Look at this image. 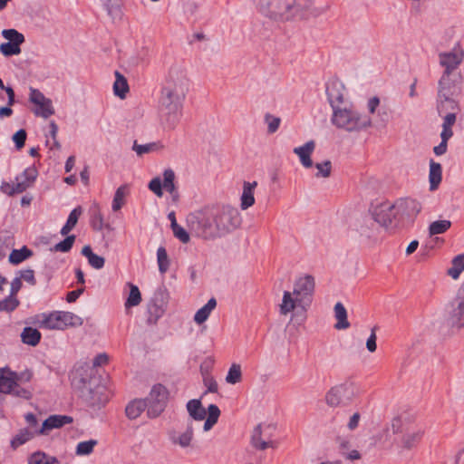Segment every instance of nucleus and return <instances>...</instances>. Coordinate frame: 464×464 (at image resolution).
Here are the masks:
<instances>
[{
	"mask_svg": "<svg viewBox=\"0 0 464 464\" xmlns=\"http://www.w3.org/2000/svg\"><path fill=\"white\" fill-rule=\"evenodd\" d=\"M187 92L186 74L178 68H172L160 99V115L167 128L174 129L179 121Z\"/></svg>",
	"mask_w": 464,
	"mask_h": 464,
	"instance_id": "1",
	"label": "nucleus"
},
{
	"mask_svg": "<svg viewBox=\"0 0 464 464\" xmlns=\"http://www.w3.org/2000/svg\"><path fill=\"white\" fill-rule=\"evenodd\" d=\"M421 210L420 204L411 198H401L393 204L378 205L372 216L376 222L387 228H396L411 224Z\"/></svg>",
	"mask_w": 464,
	"mask_h": 464,
	"instance_id": "2",
	"label": "nucleus"
},
{
	"mask_svg": "<svg viewBox=\"0 0 464 464\" xmlns=\"http://www.w3.org/2000/svg\"><path fill=\"white\" fill-rule=\"evenodd\" d=\"M331 122L336 128L348 132H358L372 126V119L362 115L352 106L343 105L333 110Z\"/></svg>",
	"mask_w": 464,
	"mask_h": 464,
	"instance_id": "3",
	"label": "nucleus"
},
{
	"mask_svg": "<svg viewBox=\"0 0 464 464\" xmlns=\"http://www.w3.org/2000/svg\"><path fill=\"white\" fill-rule=\"evenodd\" d=\"M213 212L199 210L189 213L186 218L187 227L197 237L212 240L218 237Z\"/></svg>",
	"mask_w": 464,
	"mask_h": 464,
	"instance_id": "4",
	"label": "nucleus"
},
{
	"mask_svg": "<svg viewBox=\"0 0 464 464\" xmlns=\"http://www.w3.org/2000/svg\"><path fill=\"white\" fill-rule=\"evenodd\" d=\"M213 217L218 237L231 233L241 224V217L238 210L230 206H224L216 212H213Z\"/></svg>",
	"mask_w": 464,
	"mask_h": 464,
	"instance_id": "5",
	"label": "nucleus"
},
{
	"mask_svg": "<svg viewBox=\"0 0 464 464\" xmlns=\"http://www.w3.org/2000/svg\"><path fill=\"white\" fill-rule=\"evenodd\" d=\"M359 393L353 382H344L332 387L325 395L326 403L331 407L348 405Z\"/></svg>",
	"mask_w": 464,
	"mask_h": 464,
	"instance_id": "6",
	"label": "nucleus"
},
{
	"mask_svg": "<svg viewBox=\"0 0 464 464\" xmlns=\"http://www.w3.org/2000/svg\"><path fill=\"white\" fill-rule=\"evenodd\" d=\"M83 320L72 312L55 311L44 314L41 327L50 330H63L68 326H81Z\"/></svg>",
	"mask_w": 464,
	"mask_h": 464,
	"instance_id": "7",
	"label": "nucleus"
},
{
	"mask_svg": "<svg viewBox=\"0 0 464 464\" xmlns=\"http://www.w3.org/2000/svg\"><path fill=\"white\" fill-rule=\"evenodd\" d=\"M294 3V0H263L260 4V12L274 21H288L291 5Z\"/></svg>",
	"mask_w": 464,
	"mask_h": 464,
	"instance_id": "8",
	"label": "nucleus"
},
{
	"mask_svg": "<svg viewBox=\"0 0 464 464\" xmlns=\"http://www.w3.org/2000/svg\"><path fill=\"white\" fill-rule=\"evenodd\" d=\"M169 399V392L160 383L152 386L150 392L144 399L147 401V415L149 418H157L166 408Z\"/></svg>",
	"mask_w": 464,
	"mask_h": 464,
	"instance_id": "9",
	"label": "nucleus"
},
{
	"mask_svg": "<svg viewBox=\"0 0 464 464\" xmlns=\"http://www.w3.org/2000/svg\"><path fill=\"white\" fill-rule=\"evenodd\" d=\"M464 59V51L453 49L450 52H443L439 53V63L444 68L442 73L455 74L461 73L458 71L459 66Z\"/></svg>",
	"mask_w": 464,
	"mask_h": 464,
	"instance_id": "10",
	"label": "nucleus"
},
{
	"mask_svg": "<svg viewBox=\"0 0 464 464\" xmlns=\"http://www.w3.org/2000/svg\"><path fill=\"white\" fill-rule=\"evenodd\" d=\"M462 81L461 73H442L438 82V93L458 96L461 92Z\"/></svg>",
	"mask_w": 464,
	"mask_h": 464,
	"instance_id": "11",
	"label": "nucleus"
},
{
	"mask_svg": "<svg viewBox=\"0 0 464 464\" xmlns=\"http://www.w3.org/2000/svg\"><path fill=\"white\" fill-rule=\"evenodd\" d=\"M314 291V278L310 275H305L298 278L294 285L293 295L297 296V300L310 301V297Z\"/></svg>",
	"mask_w": 464,
	"mask_h": 464,
	"instance_id": "12",
	"label": "nucleus"
},
{
	"mask_svg": "<svg viewBox=\"0 0 464 464\" xmlns=\"http://www.w3.org/2000/svg\"><path fill=\"white\" fill-rule=\"evenodd\" d=\"M344 85L338 80H332L326 83V95L333 110L344 104Z\"/></svg>",
	"mask_w": 464,
	"mask_h": 464,
	"instance_id": "13",
	"label": "nucleus"
},
{
	"mask_svg": "<svg viewBox=\"0 0 464 464\" xmlns=\"http://www.w3.org/2000/svg\"><path fill=\"white\" fill-rule=\"evenodd\" d=\"M294 5H291L290 19L306 18L309 15L316 16L319 14L318 10L314 8L313 0H294Z\"/></svg>",
	"mask_w": 464,
	"mask_h": 464,
	"instance_id": "14",
	"label": "nucleus"
},
{
	"mask_svg": "<svg viewBox=\"0 0 464 464\" xmlns=\"http://www.w3.org/2000/svg\"><path fill=\"white\" fill-rule=\"evenodd\" d=\"M423 433L421 427L417 425L405 428L401 440V447L408 450L415 448L421 440Z\"/></svg>",
	"mask_w": 464,
	"mask_h": 464,
	"instance_id": "15",
	"label": "nucleus"
},
{
	"mask_svg": "<svg viewBox=\"0 0 464 464\" xmlns=\"http://www.w3.org/2000/svg\"><path fill=\"white\" fill-rule=\"evenodd\" d=\"M451 306L452 309L450 313L449 324H450L451 327L460 329L464 327V297L458 294Z\"/></svg>",
	"mask_w": 464,
	"mask_h": 464,
	"instance_id": "16",
	"label": "nucleus"
},
{
	"mask_svg": "<svg viewBox=\"0 0 464 464\" xmlns=\"http://www.w3.org/2000/svg\"><path fill=\"white\" fill-rule=\"evenodd\" d=\"M250 444L257 450H265L268 448L275 449L277 447V443L276 441L263 439L261 424L255 427L251 435Z\"/></svg>",
	"mask_w": 464,
	"mask_h": 464,
	"instance_id": "17",
	"label": "nucleus"
},
{
	"mask_svg": "<svg viewBox=\"0 0 464 464\" xmlns=\"http://www.w3.org/2000/svg\"><path fill=\"white\" fill-rule=\"evenodd\" d=\"M455 97L452 95L437 94V111L439 115L442 116V114L452 111L457 113L459 106Z\"/></svg>",
	"mask_w": 464,
	"mask_h": 464,
	"instance_id": "18",
	"label": "nucleus"
},
{
	"mask_svg": "<svg viewBox=\"0 0 464 464\" xmlns=\"http://www.w3.org/2000/svg\"><path fill=\"white\" fill-rule=\"evenodd\" d=\"M314 148H315L314 141L309 140L306 143H304L303 146L295 147L293 150L294 153L299 157L301 164L306 169H309L313 166V160L311 159V155L314 152Z\"/></svg>",
	"mask_w": 464,
	"mask_h": 464,
	"instance_id": "19",
	"label": "nucleus"
},
{
	"mask_svg": "<svg viewBox=\"0 0 464 464\" xmlns=\"http://www.w3.org/2000/svg\"><path fill=\"white\" fill-rule=\"evenodd\" d=\"M72 422V418L67 415H52L48 417L42 424V428L39 430L40 434H44L53 429H58L65 424Z\"/></svg>",
	"mask_w": 464,
	"mask_h": 464,
	"instance_id": "20",
	"label": "nucleus"
},
{
	"mask_svg": "<svg viewBox=\"0 0 464 464\" xmlns=\"http://www.w3.org/2000/svg\"><path fill=\"white\" fill-rule=\"evenodd\" d=\"M442 179V167L440 163L435 162L433 160H430V190L434 191L438 188Z\"/></svg>",
	"mask_w": 464,
	"mask_h": 464,
	"instance_id": "21",
	"label": "nucleus"
},
{
	"mask_svg": "<svg viewBox=\"0 0 464 464\" xmlns=\"http://www.w3.org/2000/svg\"><path fill=\"white\" fill-rule=\"evenodd\" d=\"M147 409V401L142 399H135L130 401L126 408L125 413L128 419L135 420Z\"/></svg>",
	"mask_w": 464,
	"mask_h": 464,
	"instance_id": "22",
	"label": "nucleus"
},
{
	"mask_svg": "<svg viewBox=\"0 0 464 464\" xmlns=\"http://www.w3.org/2000/svg\"><path fill=\"white\" fill-rule=\"evenodd\" d=\"M293 293L289 291H285L283 295L282 304H280V314H287L288 313L294 311L296 305H304V301L297 300V296L293 297Z\"/></svg>",
	"mask_w": 464,
	"mask_h": 464,
	"instance_id": "23",
	"label": "nucleus"
},
{
	"mask_svg": "<svg viewBox=\"0 0 464 464\" xmlns=\"http://www.w3.org/2000/svg\"><path fill=\"white\" fill-rule=\"evenodd\" d=\"M257 186L256 181L254 182H244L243 192L241 195V208L247 209L255 203L254 190Z\"/></svg>",
	"mask_w": 464,
	"mask_h": 464,
	"instance_id": "24",
	"label": "nucleus"
},
{
	"mask_svg": "<svg viewBox=\"0 0 464 464\" xmlns=\"http://www.w3.org/2000/svg\"><path fill=\"white\" fill-rule=\"evenodd\" d=\"M187 411L189 416L195 420H203L206 418L207 411L203 408L201 401L197 399L187 402Z\"/></svg>",
	"mask_w": 464,
	"mask_h": 464,
	"instance_id": "25",
	"label": "nucleus"
},
{
	"mask_svg": "<svg viewBox=\"0 0 464 464\" xmlns=\"http://www.w3.org/2000/svg\"><path fill=\"white\" fill-rule=\"evenodd\" d=\"M175 173L171 169H167L163 172L162 188L169 192L174 200L178 199V191L174 183Z\"/></svg>",
	"mask_w": 464,
	"mask_h": 464,
	"instance_id": "26",
	"label": "nucleus"
},
{
	"mask_svg": "<svg viewBox=\"0 0 464 464\" xmlns=\"http://www.w3.org/2000/svg\"><path fill=\"white\" fill-rule=\"evenodd\" d=\"M217 306V300L212 297L210 298L208 303L202 306L200 309H198L195 315H194V321L200 324L207 321L208 316L210 315L211 312L216 308Z\"/></svg>",
	"mask_w": 464,
	"mask_h": 464,
	"instance_id": "27",
	"label": "nucleus"
},
{
	"mask_svg": "<svg viewBox=\"0 0 464 464\" xmlns=\"http://www.w3.org/2000/svg\"><path fill=\"white\" fill-rule=\"evenodd\" d=\"M41 333L36 329L30 326L24 327L22 334V342L31 346H36L41 340Z\"/></svg>",
	"mask_w": 464,
	"mask_h": 464,
	"instance_id": "28",
	"label": "nucleus"
},
{
	"mask_svg": "<svg viewBox=\"0 0 464 464\" xmlns=\"http://www.w3.org/2000/svg\"><path fill=\"white\" fill-rule=\"evenodd\" d=\"M334 315L337 320L334 327L338 330L347 329L350 326V323L347 320V311L344 305L338 302L334 305Z\"/></svg>",
	"mask_w": 464,
	"mask_h": 464,
	"instance_id": "29",
	"label": "nucleus"
},
{
	"mask_svg": "<svg viewBox=\"0 0 464 464\" xmlns=\"http://www.w3.org/2000/svg\"><path fill=\"white\" fill-rule=\"evenodd\" d=\"M129 92V84L127 79L118 71L115 72V82L113 83V92L121 99L126 97Z\"/></svg>",
	"mask_w": 464,
	"mask_h": 464,
	"instance_id": "30",
	"label": "nucleus"
},
{
	"mask_svg": "<svg viewBox=\"0 0 464 464\" xmlns=\"http://www.w3.org/2000/svg\"><path fill=\"white\" fill-rule=\"evenodd\" d=\"M33 256V251L26 246L20 249H13L8 260L12 265L17 266Z\"/></svg>",
	"mask_w": 464,
	"mask_h": 464,
	"instance_id": "31",
	"label": "nucleus"
},
{
	"mask_svg": "<svg viewBox=\"0 0 464 464\" xmlns=\"http://www.w3.org/2000/svg\"><path fill=\"white\" fill-rule=\"evenodd\" d=\"M82 255L88 259V262L92 267L95 269H101L104 266V258L101 256L94 254L90 246H85L82 247Z\"/></svg>",
	"mask_w": 464,
	"mask_h": 464,
	"instance_id": "32",
	"label": "nucleus"
},
{
	"mask_svg": "<svg viewBox=\"0 0 464 464\" xmlns=\"http://www.w3.org/2000/svg\"><path fill=\"white\" fill-rule=\"evenodd\" d=\"M464 271V254H460L453 257L451 266L448 268L447 275L452 279L457 280Z\"/></svg>",
	"mask_w": 464,
	"mask_h": 464,
	"instance_id": "33",
	"label": "nucleus"
},
{
	"mask_svg": "<svg viewBox=\"0 0 464 464\" xmlns=\"http://www.w3.org/2000/svg\"><path fill=\"white\" fill-rule=\"evenodd\" d=\"M194 430L192 422H189L186 428V430L179 434L178 437L172 436L171 440L175 444H179L181 448H187L190 445L193 439Z\"/></svg>",
	"mask_w": 464,
	"mask_h": 464,
	"instance_id": "34",
	"label": "nucleus"
},
{
	"mask_svg": "<svg viewBox=\"0 0 464 464\" xmlns=\"http://www.w3.org/2000/svg\"><path fill=\"white\" fill-rule=\"evenodd\" d=\"M37 175L38 171L34 166L28 167L20 175L16 176L15 181L16 183H23L27 188L35 180Z\"/></svg>",
	"mask_w": 464,
	"mask_h": 464,
	"instance_id": "35",
	"label": "nucleus"
},
{
	"mask_svg": "<svg viewBox=\"0 0 464 464\" xmlns=\"http://www.w3.org/2000/svg\"><path fill=\"white\" fill-rule=\"evenodd\" d=\"M81 214H82L81 207H77L71 211L65 225L61 229L60 233L63 236H66L75 227Z\"/></svg>",
	"mask_w": 464,
	"mask_h": 464,
	"instance_id": "36",
	"label": "nucleus"
},
{
	"mask_svg": "<svg viewBox=\"0 0 464 464\" xmlns=\"http://www.w3.org/2000/svg\"><path fill=\"white\" fill-rule=\"evenodd\" d=\"M34 436V432L29 429H22L11 440V447L16 449L25 442L29 441Z\"/></svg>",
	"mask_w": 464,
	"mask_h": 464,
	"instance_id": "37",
	"label": "nucleus"
},
{
	"mask_svg": "<svg viewBox=\"0 0 464 464\" xmlns=\"http://www.w3.org/2000/svg\"><path fill=\"white\" fill-rule=\"evenodd\" d=\"M2 36L8 42L21 46L25 42L24 35L16 29H4L1 33Z\"/></svg>",
	"mask_w": 464,
	"mask_h": 464,
	"instance_id": "38",
	"label": "nucleus"
},
{
	"mask_svg": "<svg viewBox=\"0 0 464 464\" xmlns=\"http://www.w3.org/2000/svg\"><path fill=\"white\" fill-rule=\"evenodd\" d=\"M17 373L10 372L7 376L0 375V393L9 394L13 391Z\"/></svg>",
	"mask_w": 464,
	"mask_h": 464,
	"instance_id": "39",
	"label": "nucleus"
},
{
	"mask_svg": "<svg viewBox=\"0 0 464 464\" xmlns=\"http://www.w3.org/2000/svg\"><path fill=\"white\" fill-rule=\"evenodd\" d=\"M0 189L3 193L8 196H13L14 194L23 193L24 191H25L26 186L24 185L23 183L15 182L14 184H11L9 182L3 181Z\"/></svg>",
	"mask_w": 464,
	"mask_h": 464,
	"instance_id": "40",
	"label": "nucleus"
},
{
	"mask_svg": "<svg viewBox=\"0 0 464 464\" xmlns=\"http://www.w3.org/2000/svg\"><path fill=\"white\" fill-rule=\"evenodd\" d=\"M97 444L98 441L96 440L81 441L76 446L75 454L78 456H88L92 453Z\"/></svg>",
	"mask_w": 464,
	"mask_h": 464,
	"instance_id": "41",
	"label": "nucleus"
},
{
	"mask_svg": "<svg viewBox=\"0 0 464 464\" xmlns=\"http://www.w3.org/2000/svg\"><path fill=\"white\" fill-rule=\"evenodd\" d=\"M130 285V294L125 302V307L130 308L132 306H136L140 304L141 302V295L140 289L137 285L129 284Z\"/></svg>",
	"mask_w": 464,
	"mask_h": 464,
	"instance_id": "42",
	"label": "nucleus"
},
{
	"mask_svg": "<svg viewBox=\"0 0 464 464\" xmlns=\"http://www.w3.org/2000/svg\"><path fill=\"white\" fill-rule=\"evenodd\" d=\"M451 227L450 220H437L430 224L429 233L430 236H435L445 233Z\"/></svg>",
	"mask_w": 464,
	"mask_h": 464,
	"instance_id": "43",
	"label": "nucleus"
},
{
	"mask_svg": "<svg viewBox=\"0 0 464 464\" xmlns=\"http://www.w3.org/2000/svg\"><path fill=\"white\" fill-rule=\"evenodd\" d=\"M157 262L159 266V271L161 274H165L169 267V259L167 254V250L164 246H160L157 250Z\"/></svg>",
	"mask_w": 464,
	"mask_h": 464,
	"instance_id": "44",
	"label": "nucleus"
},
{
	"mask_svg": "<svg viewBox=\"0 0 464 464\" xmlns=\"http://www.w3.org/2000/svg\"><path fill=\"white\" fill-rule=\"evenodd\" d=\"M34 113L35 115L41 116L44 119H47L54 114V109L53 107L52 101L47 98L44 102L37 105V109L34 111Z\"/></svg>",
	"mask_w": 464,
	"mask_h": 464,
	"instance_id": "45",
	"label": "nucleus"
},
{
	"mask_svg": "<svg viewBox=\"0 0 464 464\" xmlns=\"http://www.w3.org/2000/svg\"><path fill=\"white\" fill-rule=\"evenodd\" d=\"M126 190H127L126 185H122L116 189L114 197H113V200H112V205H111L113 211L120 210L122 208V206L124 205V198L126 195Z\"/></svg>",
	"mask_w": 464,
	"mask_h": 464,
	"instance_id": "46",
	"label": "nucleus"
},
{
	"mask_svg": "<svg viewBox=\"0 0 464 464\" xmlns=\"http://www.w3.org/2000/svg\"><path fill=\"white\" fill-rule=\"evenodd\" d=\"M20 304V301L17 297L8 295L0 301V311L11 313L14 311Z\"/></svg>",
	"mask_w": 464,
	"mask_h": 464,
	"instance_id": "47",
	"label": "nucleus"
},
{
	"mask_svg": "<svg viewBox=\"0 0 464 464\" xmlns=\"http://www.w3.org/2000/svg\"><path fill=\"white\" fill-rule=\"evenodd\" d=\"M104 8L112 19L120 18L121 11L117 0H102Z\"/></svg>",
	"mask_w": 464,
	"mask_h": 464,
	"instance_id": "48",
	"label": "nucleus"
},
{
	"mask_svg": "<svg viewBox=\"0 0 464 464\" xmlns=\"http://www.w3.org/2000/svg\"><path fill=\"white\" fill-rule=\"evenodd\" d=\"M21 46L10 42L3 43L0 44V53L5 57L18 55L21 53Z\"/></svg>",
	"mask_w": 464,
	"mask_h": 464,
	"instance_id": "49",
	"label": "nucleus"
},
{
	"mask_svg": "<svg viewBox=\"0 0 464 464\" xmlns=\"http://www.w3.org/2000/svg\"><path fill=\"white\" fill-rule=\"evenodd\" d=\"M241 367L239 364H232L226 377L227 382L236 384L241 380Z\"/></svg>",
	"mask_w": 464,
	"mask_h": 464,
	"instance_id": "50",
	"label": "nucleus"
},
{
	"mask_svg": "<svg viewBox=\"0 0 464 464\" xmlns=\"http://www.w3.org/2000/svg\"><path fill=\"white\" fill-rule=\"evenodd\" d=\"M74 241H75L74 235L67 236L63 241L57 243L53 246V250L57 251V252H63V253L69 252L72 249Z\"/></svg>",
	"mask_w": 464,
	"mask_h": 464,
	"instance_id": "51",
	"label": "nucleus"
},
{
	"mask_svg": "<svg viewBox=\"0 0 464 464\" xmlns=\"http://www.w3.org/2000/svg\"><path fill=\"white\" fill-rule=\"evenodd\" d=\"M18 380H19V377L18 376L15 377L13 391L9 394L18 397V398L26 399V400L31 399V397H32L31 392L25 388L21 387L17 382Z\"/></svg>",
	"mask_w": 464,
	"mask_h": 464,
	"instance_id": "52",
	"label": "nucleus"
},
{
	"mask_svg": "<svg viewBox=\"0 0 464 464\" xmlns=\"http://www.w3.org/2000/svg\"><path fill=\"white\" fill-rule=\"evenodd\" d=\"M173 235L176 238H178L181 243L187 244L190 240V237L188 232L179 225L171 228Z\"/></svg>",
	"mask_w": 464,
	"mask_h": 464,
	"instance_id": "53",
	"label": "nucleus"
},
{
	"mask_svg": "<svg viewBox=\"0 0 464 464\" xmlns=\"http://www.w3.org/2000/svg\"><path fill=\"white\" fill-rule=\"evenodd\" d=\"M315 168L318 170V172L315 174L317 178H328L331 174L332 163L330 160H325L322 163H316Z\"/></svg>",
	"mask_w": 464,
	"mask_h": 464,
	"instance_id": "54",
	"label": "nucleus"
},
{
	"mask_svg": "<svg viewBox=\"0 0 464 464\" xmlns=\"http://www.w3.org/2000/svg\"><path fill=\"white\" fill-rule=\"evenodd\" d=\"M265 121L267 123V131L272 134L275 133L280 125L281 120L278 117H275L269 113L266 114Z\"/></svg>",
	"mask_w": 464,
	"mask_h": 464,
	"instance_id": "55",
	"label": "nucleus"
},
{
	"mask_svg": "<svg viewBox=\"0 0 464 464\" xmlns=\"http://www.w3.org/2000/svg\"><path fill=\"white\" fill-rule=\"evenodd\" d=\"M26 131L24 129H20L13 135V140L15 144L16 150H20L22 148H24L26 140Z\"/></svg>",
	"mask_w": 464,
	"mask_h": 464,
	"instance_id": "56",
	"label": "nucleus"
},
{
	"mask_svg": "<svg viewBox=\"0 0 464 464\" xmlns=\"http://www.w3.org/2000/svg\"><path fill=\"white\" fill-rule=\"evenodd\" d=\"M148 187L156 196L160 198L163 196L162 181L160 177L152 179Z\"/></svg>",
	"mask_w": 464,
	"mask_h": 464,
	"instance_id": "57",
	"label": "nucleus"
},
{
	"mask_svg": "<svg viewBox=\"0 0 464 464\" xmlns=\"http://www.w3.org/2000/svg\"><path fill=\"white\" fill-rule=\"evenodd\" d=\"M47 98L37 89L31 88L30 89V97L29 100L35 105H39L43 102H44Z\"/></svg>",
	"mask_w": 464,
	"mask_h": 464,
	"instance_id": "58",
	"label": "nucleus"
},
{
	"mask_svg": "<svg viewBox=\"0 0 464 464\" xmlns=\"http://www.w3.org/2000/svg\"><path fill=\"white\" fill-rule=\"evenodd\" d=\"M20 278L21 280H24L25 282H27L28 284H30L31 285H36V279H35V276H34V271L33 269H24V270H21L20 272Z\"/></svg>",
	"mask_w": 464,
	"mask_h": 464,
	"instance_id": "59",
	"label": "nucleus"
},
{
	"mask_svg": "<svg viewBox=\"0 0 464 464\" xmlns=\"http://www.w3.org/2000/svg\"><path fill=\"white\" fill-rule=\"evenodd\" d=\"M46 458V453L43 451H35L28 458L27 464H46L44 463V459Z\"/></svg>",
	"mask_w": 464,
	"mask_h": 464,
	"instance_id": "60",
	"label": "nucleus"
},
{
	"mask_svg": "<svg viewBox=\"0 0 464 464\" xmlns=\"http://www.w3.org/2000/svg\"><path fill=\"white\" fill-rule=\"evenodd\" d=\"M375 330H376V327H373L372 329V333L366 341V348L370 353H373L377 349V345H376L377 337H376Z\"/></svg>",
	"mask_w": 464,
	"mask_h": 464,
	"instance_id": "61",
	"label": "nucleus"
},
{
	"mask_svg": "<svg viewBox=\"0 0 464 464\" xmlns=\"http://www.w3.org/2000/svg\"><path fill=\"white\" fill-rule=\"evenodd\" d=\"M152 147H153V144H150V143L140 145L137 143V141H134L132 149H133V150H135V152L139 156H141L145 153H149L152 150Z\"/></svg>",
	"mask_w": 464,
	"mask_h": 464,
	"instance_id": "62",
	"label": "nucleus"
},
{
	"mask_svg": "<svg viewBox=\"0 0 464 464\" xmlns=\"http://www.w3.org/2000/svg\"><path fill=\"white\" fill-rule=\"evenodd\" d=\"M103 225L102 216L99 211H95L92 217V226L96 230H102Z\"/></svg>",
	"mask_w": 464,
	"mask_h": 464,
	"instance_id": "63",
	"label": "nucleus"
},
{
	"mask_svg": "<svg viewBox=\"0 0 464 464\" xmlns=\"http://www.w3.org/2000/svg\"><path fill=\"white\" fill-rule=\"evenodd\" d=\"M208 419L214 420L215 422H218V418L220 416V410L217 405L210 404L208 408Z\"/></svg>",
	"mask_w": 464,
	"mask_h": 464,
	"instance_id": "64",
	"label": "nucleus"
}]
</instances>
